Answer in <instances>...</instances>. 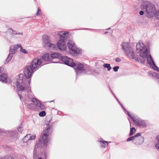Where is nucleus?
<instances>
[{
	"label": "nucleus",
	"instance_id": "1",
	"mask_svg": "<svg viewBox=\"0 0 159 159\" xmlns=\"http://www.w3.org/2000/svg\"><path fill=\"white\" fill-rule=\"evenodd\" d=\"M22 76V75H20L16 82L17 93L20 99L23 100L26 106L30 109H33L35 106L38 110H43L45 108L43 105L37 99L32 98V93L29 86L30 80L26 81Z\"/></svg>",
	"mask_w": 159,
	"mask_h": 159
},
{
	"label": "nucleus",
	"instance_id": "2",
	"mask_svg": "<svg viewBox=\"0 0 159 159\" xmlns=\"http://www.w3.org/2000/svg\"><path fill=\"white\" fill-rule=\"evenodd\" d=\"M42 63V61L41 59L38 58L34 59L31 65H26L24 68V74L27 79L26 80L23 77V75H22L23 78L25 79L26 81L30 80V79H29L31 78L33 73L41 66L40 65Z\"/></svg>",
	"mask_w": 159,
	"mask_h": 159
},
{
	"label": "nucleus",
	"instance_id": "3",
	"mask_svg": "<svg viewBox=\"0 0 159 159\" xmlns=\"http://www.w3.org/2000/svg\"><path fill=\"white\" fill-rule=\"evenodd\" d=\"M50 120L46 121L45 124L47 126L45 129L43 130L42 134L40 136L39 140L38 143L36 145L35 147L42 148H45L48 145V143L49 139V137L50 135Z\"/></svg>",
	"mask_w": 159,
	"mask_h": 159
},
{
	"label": "nucleus",
	"instance_id": "4",
	"mask_svg": "<svg viewBox=\"0 0 159 159\" xmlns=\"http://www.w3.org/2000/svg\"><path fill=\"white\" fill-rule=\"evenodd\" d=\"M141 9L144 11H146L150 16L154 14L155 12V9L154 5L148 1H145L141 5Z\"/></svg>",
	"mask_w": 159,
	"mask_h": 159
},
{
	"label": "nucleus",
	"instance_id": "5",
	"mask_svg": "<svg viewBox=\"0 0 159 159\" xmlns=\"http://www.w3.org/2000/svg\"><path fill=\"white\" fill-rule=\"evenodd\" d=\"M137 51L139 53L140 56L143 58H145L148 54V49L142 41H140L136 44Z\"/></svg>",
	"mask_w": 159,
	"mask_h": 159
},
{
	"label": "nucleus",
	"instance_id": "6",
	"mask_svg": "<svg viewBox=\"0 0 159 159\" xmlns=\"http://www.w3.org/2000/svg\"><path fill=\"white\" fill-rule=\"evenodd\" d=\"M122 47L123 50L129 58L138 60V58L135 56L132 48L129 44L126 43H123L122 44Z\"/></svg>",
	"mask_w": 159,
	"mask_h": 159
},
{
	"label": "nucleus",
	"instance_id": "7",
	"mask_svg": "<svg viewBox=\"0 0 159 159\" xmlns=\"http://www.w3.org/2000/svg\"><path fill=\"white\" fill-rule=\"evenodd\" d=\"M67 46L70 54L75 56L77 54L81 53V51L78 48L74 42L72 41H69L67 43Z\"/></svg>",
	"mask_w": 159,
	"mask_h": 159
},
{
	"label": "nucleus",
	"instance_id": "8",
	"mask_svg": "<svg viewBox=\"0 0 159 159\" xmlns=\"http://www.w3.org/2000/svg\"><path fill=\"white\" fill-rule=\"evenodd\" d=\"M20 46V44H16L11 46L9 53L6 60V61L7 63L8 62L11 60L13 56V54H14L16 52L17 49L19 48V47Z\"/></svg>",
	"mask_w": 159,
	"mask_h": 159
},
{
	"label": "nucleus",
	"instance_id": "9",
	"mask_svg": "<svg viewBox=\"0 0 159 159\" xmlns=\"http://www.w3.org/2000/svg\"><path fill=\"white\" fill-rule=\"evenodd\" d=\"M147 61L148 64L150 66H151L154 70L159 71V69L156 65L151 55H149L148 56Z\"/></svg>",
	"mask_w": 159,
	"mask_h": 159
},
{
	"label": "nucleus",
	"instance_id": "10",
	"mask_svg": "<svg viewBox=\"0 0 159 159\" xmlns=\"http://www.w3.org/2000/svg\"><path fill=\"white\" fill-rule=\"evenodd\" d=\"M61 60L65 64L69 66L73 67L75 65V63L73 60L66 56L62 57Z\"/></svg>",
	"mask_w": 159,
	"mask_h": 159
},
{
	"label": "nucleus",
	"instance_id": "11",
	"mask_svg": "<svg viewBox=\"0 0 159 159\" xmlns=\"http://www.w3.org/2000/svg\"><path fill=\"white\" fill-rule=\"evenodd\" d=\"M66 41L60 39L57 43V46L58 48L63 52L66 50Z\"/></svg>",
	"mask_w": 159,
	"mask_h": 159
},
{
	"label": "nucleus",
	"instance_id": "12",
	"mask_svg": "<svg viewBox=\"0 0 159 159\" xmlns=\"http://www.w3.org/2000/svg\"><path fill=\"white\" fill-rule=\"evenodd\" d=\"M141 134L140 133H138L135 135H137L136 138H135L134 141L133 143L134 144L137 145L141 144L143 142L144 139L143 136L141 135Z\"/></svg>",
	"mask_w": 159,
	"mask_h": 159
},
{
	"label": "nucleus",
	"instance_id": "13",
	"mask_svg": "<svg viewBox=\"0 0 159 159\" xmlns=\"http://www.w3.org/2000/svg\"><path fill=\"white\" fill-rule=\"evenodd\" d=\"M42 43L43 46L46 48L48 49L50 48V40L48 36L43 35Z\"/></svg>",
	"mask_w": 159,
	"mask_h": 159
},
{
	"label": "nucleus",
	"instance_id": "14",
	"mask_svg": "<svg viewBox=\"0 0 159 159\" xmlns=\"http://www.w3.org/2000/svg\"><path fill=\"white\" fill-rule=\"evenodd\" d=\"M73 67H74L77 74H78L79 72H82L84 69L83 65L80 63H75V65Z\"/></svg>",
	"mask_w": 159,
	"mask_h": 159
},
{
	"label": "nucleus",
	"instance_id": "15",
	"mask_svg": "<svg viewBox=\"0 0 159 159\" xmlns=\"http://www.w3.org/2000/svg\"><path fill=\"white\" fill-rule=\"evenodd\" d=\"M50 57L52 58V61L50 60V63H57L58 61H54L52 60L54 59H61V58L62 57L61 54L57 52L52 53L50 54Z\"/></svg>",
	"mask_w": 159,
	"mask_h": 159
},
{
	"label": "nucleus",
	"instance_id": "16",
	"mask_svg": "<svg viewBox=\"0 0 159 159\" xmlns=\"http://www.w3.org/2000/svg\"><path fill=\"white\" fill-rule=\"evenodd\" d=\"M134 122L135 124L142 127H144L146 126L144 121L140 118H136L135 120H134Z\"/></svg>",
	"mask_w": 159,
	"mask_h": 159
},
{
	"label": "nucleus",
	"instance_id": "17",
	"mask_svg": "<svg viewBox=\"0 0 159 159\" xmlns=\"http://www.w3.org/2000/svg\"><path fill=\"white\" fill-rule=\"evenodd\" d=\"M69 32L66 31H62L60 32L59 34V39L62 40L66 41L67 40V37L68 35Z\"/></svg>",
	"mask_w": 159,
	"mask_h": 159
},
{
	"label": "nucleus",
	"instance_id": "18",
	"mask_svg": "<svg viewBox=\"0 0 159 159\" xmlns=\"http://www.w3.org/2000/svg\"><path fill=\"white\" fill-rule=\"evenodd\" d=\"M7 75L6 74H2L0 76V81L3 83H7Z\"/></svg>",
	"mask_w": 159,
	"mask_h": 159
},
{
	"label": "nucleus",
	"instance_id": "19",
	"mask_svg": "<svg viewBox=\"0 0 159 159\" xmlns=\"http://www.w3.org/2000/svg\"><path fill=\"white\" fill-rule=\"evenodd\" d=\"M9 31L11 35L14 36L15 35L18 34L23 35V33L22 32L17 33V31L14 30L11 28H10L8 30Z\"/></svg>",
	"mask_w": 159,
	"mask_h": 159
},
{
	"label": "nucleus",
	"instance_id": "20",
	"mask_svg": "<svg viewBox=\"0 0 159 159\" xmlns=\"http://www.w3.org/2000/svg\"><path fill=\"white\" fill-rule=\"evenodd\" d=\"M27 136L29 137L30 141L34 140L36 137V135L35 134L31 135L30 134H27Z\"/></svg>",
	"mask_w": 159,
	"mask_h": 159
},
{
	"label": "nucleus",
	"instance_id": "21",
	"mask_svg": "<svg viewBox=\"0 0 159 159\" xmlns=\"http://www.w3.org/2000/svg\"><path fill=\"white\" fill-rule=\"evenodd\" d=\"M130 131L129 134V136L133 135L136 132L135 129L134 127L131 128V124L130 123Z\"/></svg>",
	"mask_w": 159,
	"mask_h": 159
},
{
	"label": "nucleus",
	"instance_id": "22",
	"mask_svg": "<svg viewBox=\"0 0 159 159\" xmlns=\"http://www.w3.org/2000/svg\"><path fill=\"white\" fill-rule=\"evenodd\" d=\"M49 55L48 53H46L42 56V58L45 61H47L49 60Z\"/></svg>",
	"mask_w": 159,
	"mask_h": 159
},
{
	"label": "nucleus",
	"instance_id": "23",
	"mask_svg": "<svg viewBox=\"0 0 159 159\" xmlns=\"http://www.w3.org/2000/svg\"><path fill=\"white\" fill-rule=\"evenodd\" d=\"M103 66L104 68H107L108 71L110 70L111 69V67L109 64H104L103 65Z\"/></svg>",
	"mask_w": 159,
	"mask_h": 159
},
{
	"label": "nucleus",
	"instance_id": "24",
	"mask_svg": "<svg viewBox=\"0 0 159 159\" xmlns=\"http://www.w3.org/2000/svg\"><path fill=\"white\" fill-rule=\"evenodd\" d=\"M57 49V46L55 44L50 43V50H55Z\"/></svg>",
	"mask_w": 159,
	"mask_h": 159
},
{
	"label": "nucleus",
	"instance_id": "25",
	"mask_svg": "<svg viewBox=\"0 0 159 159\" xmlns=\"http://www.w3.org/2000/svg\"><path fill=\"white\" fill-rule=\"evenodd\" d=\"M99 141L101 143V146L102 147H105L107 145V143L106 141Z\"/></svg>",
	"mask_w": 159,
	"mask_h": 159
},
{
	"label": "nucleus",
	"instance_id": "26",
	"mask_svg": "<svg viewBox=\"0 0 159 159\" xmlns=\"http://www.w3.org/2000/svg\"><path fill=\"white\" fill-rule=\"evenodd\" d=\"M137 136V135H135L133 136H131L128 138L127 140V141L128 142L129 141L133 140V141H134V140L135 138H136Z\"/></svg>",
	"mask_w": 159,
	"mask_h": 159
},
{
	"label": "nucleus",
	"instance_id": "27",
	"mask_svg": "<svg viewBox=\"0 0 159 159\" xmlns=\"http://www.w3.org/2000/svg\"><path fill=\"white\" fill-rule=\"evenodd\" d=\"M20 48V51L24 53L25 54H27L28 52L25 49H23L22 46L20 45V46L19 47V48Z\"/></svg>",
	"mask_w": 159,
	"mask_h": 159
},
{
	"label": "nucleus",
	"instance_id": "28",
	"mask_svg": "<svg viewBox=\"0 0 159 159\" xmlns=\"http://www.w3.org/2000/svg\"><path fill=\"white\" fill-rule=\"evenodd\" d=\"M23 140V142L26 143H28L29 141H30L29 140V137H27V135L24 137Z\"/></svg>",
	"mask_w": 159,
	"mask_h": 159
},
{
	"label": "nucleus",
	"instance_id": "29",
	"mask_svg": "<svg viewBox=\"0 0 159 159\" xmlns=\"http://www.w3.org/2000/svg\"><path fill=\"white\" fill-rule=\"evenodd\" d=\"M39 115L41 117H43L46 115V112L44 111H42L39 112Z\"/></svg>",
	"mask_w": 159,
	"mask_h": 159
},
{
	"label": "nucleus",
	"instance_id": "30",
	"mask_svg": "<svg viewBox=\"0 0 159 159\" xmlns=\"http://www.w3.org/2000/svg\"><path fill=\"white\" fill-rule=\"evenodd\" d=\"M41 13V11L39 9V7H38L36 12V15L37 16H39Z\"/></svg>",
	"mask_w": 159,
	"mask_h": 159
},
{
	"label": "nucleus",
	"instance_id": "31",
	"mask_svg": "<svg viewBox=\"0 0 159 159\" xmlns=\"http://www.w3.org/2000/svg\"><path fill=\"white\" fill-rule=\"evenodd\" d=\"M157 139L159 142L156 144L155 146L156 148L159 151V138H157Z\"/></svg>",
	"mask_w": 159,
	"mask_h": 159
},
{
	"label": "nucleus",
	"instance_id": "32",
	"mask_svg": "<svg viewBox=\"0 0 159 159\" xmlns=\"http://www.w3.org/2000/svg\"><path fill=\"white\" fill-rule=\"evenodd\" d=\"M151 74H152V75L153 76L155 77L156 78H158L159 79V76L157 73L152 71H151Z\"/></svg>",
	"mask_w": 159,
	"mask_h": 159
},
{
	"label": "nucleus",
	"instance_id": "33",
	"mask_svg": "<svg viewBox=\"0 0 159 159\" xmlns=\"http://www.w3.org/2000/svg\"><path fill=\"white\" fill-rule=\"evenodd\" d=\"M128 114V116L133 120L134 121V120H135L136 119V118H135L134 117L132 116L129 114V112L128 111H127Z\"/></svg>",
	"mask_w": 159,
	"mask_h": 159
},
{
	"label": "nucleus",
	"instance_id": "34",
	"mask_svg": "<svg viewBox=\"0 0 159 159\" xmlns=\"http://www.w3.org/2000/svg\"><path fill=\"white\" fill-rule=\"evenodd\" d=\"M156 18L159 20V10L156 13Z\"/></svg>",
	"mask_w": 159,
	"mask_h": 159
},
{
	"label": "nucleus",
	"instance_id": "35",
	"mask_svg": "<svg viewBox=\"0 0 159 159\" xmlns=\"http://www.w3.org/2000/svg\"><path fill=\"white\" fill-rule=\"evenodd\" d=\"M119 68V67L118 66H115L113 68V70L115 72H116V71H117Z\"/></svg>",
	"mask_w": 159,
	"mask_h": 159
},
{
	"label": "nucleus",
	"instance_id": "36",
	"mask_svg": "<svg viewBox=\"0 0 159 159\" xmlns=\"http://www.w3.org/2000/svg\"><path fill=\"white\" fill-rule=\"evenodd\" d=\"M110 90L111 92L112 93L113 95H114V97L116 98V99L117 100V101L118 102H119V101L118 100V99L117 98V97H116V96L115 95V94H114L113 93V92L111 90V89H110Z\"/></svg>",
	"mask_w": 159,
	"mask_h": 159
},
{
	"label": "nucleus",
	"instance_id": "37",
	"mask_svg": "<svg viewBox=\"0 0 159 159\" xmlns=\"http://www.w3.org/2000/svg\"><path fill=\"white\" fill-rule=\"evenodd\" d=\"M22 128L21 127H18L17 128L18 131H19L20 133H22Z\"/></svg>",
	"mask_w": 159,
	"mask_h": 159
},
{
	"label": "nucleus",
	"instance_id": "38",
	"mask_svg": "<svg viewBox=\"0 0 159 159\" xmlns=\"http://www.w3.org/2000/svg\"><path fill=\"white\" fill-rule=\"evenodd\" d=\"M34 159L35 158L36 159H42L41 157H38L37 158V157H35V154H34Z\"/></svg>",
	"mask_w": 159,
	"mask_h": 159
},
{
	"label": "nucleus",
	"instance_id": "39",
	"mask_svg": "<svg viewBox=\"0 0 159 159\" xmlns=\"http://www.w3.org/2000/svg\"><path fill=\"white\" fill-rule=\"evenodd\" d=\"M116 61L117 62H119L121 61V60L119 58H117L116 59Z\"/></svg>",
	"mask_w": 159,
	"mask_h": 159
},
{
	"label": "nucleus",
	"instance_id": "40",
	"mask_svg": "<svg viewBox=\"0 0 159 159\" xmlns=\"http://www.w3.org/2000/svg\"><path fill=\"white\" fill-rule=\"evenodd\" d=\"M143 13H144V12H143V11H139V14L141 15H143Z\"/></svg>",
	"mask_w": 159,
	"mask_h": 159
},
{
	"label": "nucleus",
	"instance_id": "41",
	"mask_svg": "<svg viewBox=\"0 0 159 159\" xmlns=\"http://www.w3.org/2000/svg\"><path fill=\"white\" fill-rule=\"evenodd\" d=\"M120 106H121V107H122V108H123L124 110L125 111H127L125 109V108L122 105V104H121V105Z\"/></svg>",
	"mask_w": 159,
	"mask_h": 159
},
{
	"label": "nucleus",
	"instance_id": "42",
	"mask_svg": "<svg viewBox=\"0 0 159 159\" xmlns=\"http://www.w3.org/2000/svg\"><path fill=\"white\" fill-rule=\"evenodd\" d=\"M9 156H6L5 157V158H2L1 159H9Z\"/></svg>",
	"mask_w": 159,
	"mask_h": 159
},
{
	"label": "nucleus",
	"instance_id": "43",
	"mask_svg": "<svg viewBox=\"0 0 159 159\" xmlns=\"http://www.w3.org/2000/svg\"><path fill=\"white\" fill-rule=\"evenodd\" d=\"M9 159H14L13 157L9 156Z\"/></svg>",
	"mask_w": 159,
	"mask_h": 159
},
{
	"label": "nucleus",
	"instance_id": "44",
	"mask_svg": "<svg viewBox=\"0 0 159 159\" xmlns=\"http://www.w3.org/2000/svg\"><path fill=\"white\" fill-rule=\"evenodd\" d=\"M108 33V32L107 31V32H105L104 34H107V33Z\"/></svg>",
	"mask_w": 159,
	"mask_h": 159
},
{
	"label": "nucleus",
	"instance_id": "45",
	"mask_svg": "<svg viewBox=\"0 0 159 159\" xmlns=\"http://www.w3.org/2000/svg\"><path fill=\"white\" fill-rule=\"evenodd\" d=\"M118 102L120 104V105H121V104L120 103V101H119V102Z\"/></svg>",
	"mask_w": 159,
	"mask_h": 159
},
{
	"label": "nucleus",
	"instance_id": "46",
	"mask_svg": "<svg viewBox=\"0 0 159 159\" xmlns=\"http://www.w3.org/2000/svg\"><path fill=\"white\" fill-rule=\"evenodd\" d=\"M118 102L120 104V105H121V104L120 103V101H119V102Z\"/></svg>",
	"mask_w": 159,
	"mask_h": 159
},
{
	"label": "nucleus",
	"instance_id": "47",
	"mask_svg": "<svg viewBox=\"0 0 159 159\" xmlns=\"http://www.w3.org/2000/svg\"><path fill=\"white\" fill-rule=\"evenodd\" d=\"M118 102L120 104V105H121V104L120 103V101H119V102Z\"/></svg>",
	"mask_w": 159,
	"mask_h": 159
},
{
	"label": "nucleus",
	"instance_id": "48",
	"mask_svg": "<svg viewBox=\"0 0 159 159\" xmlns=\"http://www.w3.org/2000/svg\"><path fill=\"white\" fill-rule=\"evenodd\" d=\"M110 29V28H108L107 29H106V30H109Z\"/></svg>",
	"mask_w": 159,
	"mask_h": 159
},
{
	"label": "nucleus",
	"instance_id": "49",
	"mask_svg": "<svg viewBox=\"0 0 159 159\" xmlns=\"http://www.w3.org/2000/svg\"><path fill=\"white\" fill-rule=\"evenodd\" d=\"M145 61V60H143V61H142V62H144Z\"/></svg>",
	"mask_w": 159,
	"mask_h": 159
},
{
	"label": "nucleus",
	"instance_id": "50",
	"mask_svg": "<svg viewBox=\"0 0 159 159\" xmlns=\"http://www.w3.org/2000/svg\"><path fill=\"white\" fill-rule=\"evenodd\" d=\"M53 102V101H50V102Z\"/></svg>",
	"mask_w": 159,
	"mask_h": 159
},
{
	"label": "nucleus",
	"instance_id": "51",
	"mask_svg": "<svg viewBox=\"0 0 159 159\" xmlns=\"http://www.w3.org/2000/svg\"><path fill=\"white\" fill-rule=\"evenodd\" d=\"M50 129H51V126L50 125Z\"/></svg>",
	"mask_w": 159,
	"mask_h": 159
}]
</instances>
